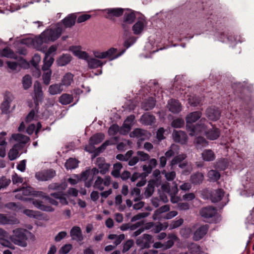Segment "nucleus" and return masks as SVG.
<instances>
[{"label":"nucleus","mask_w":254,"mask_h":254,"mask_svg":"<svg viewBox=\"0 0 254 254\" xmlns=\"http://www.w3.org/2000/svg\"><path fill=\"white\" fill-rule=\"evenodd\" d=\"M63 30V24L61 23H58L55 26L45 30L39 37H35V39L24 40L23 43L29 46L33 45L35 48L39 50L43 43L56 40L61 36Z\"/></svg>","instance_id":"1"},{"label":"nucleus","mask_w":254,"mask_h":254,"mask_svg":"<svg viewBox=\"0 0 254 254\" xmlns=\"http://www.w3.org/2000/svg\"><path fill=\"white\" fill-rule=\"evenodd\" d=\"M205 123H207L206 119H201L197 126L192 127V131L190 133V135L193 136L199 133L204 132L208 139L212 140L217 139L220 134L219 129L216 127H212L206 131Z\"/></svg>","instance_id":"2"},{"label":"nucleus","mask_w":254,"mask_h":254,"mask_svg":"<svg viewBox=\"0 0 254 254\" xmlns=\"http://www.w3.org/2000/svg\"><path fill=\"white\" fill-rule=\"evenodd\" d=\"M13 234L9 238L11 241L15 245L25 248L27 246V240L30 237L32 240H35V236L28 231L22 229L17 228L12 231Z\"/></svg>","instance_id":"3"},{"label":"nucleus","mask_w":254,"mask_h":254,"mask_svg":"<svg viewBox=\"0 0 254 254\" xmlns=\"http://www.w3.org/2000/svg\"><path fill=\"white\" fill-rule=\"evenodd\" d=\"M152 241V237L151 235L144 234L141 237H140L136 240V245L140 247L141 249H147L150 247Z\"/></svg>","instance_id":"4"},{"label":"nucleus","mask_w":254,"mask_h":254,"mask_svg":"<svg viewBox=\"0 0 254 254\" xmlns=\"http://www.w3.org/2000/svg\"><path fill=\"white\" fill-rule=\"evenodd\" d=\"M55 175V171L49 169L37 172L35 174V178L40 181H47L52 179Z\"/></svg>","instance_id":"5"},{"label":"nucleus","mask_w":254,"mask_h":254,"mask_svg":"<svg viewBox=\"0 0 254 254\" xmlns=\"http://www.w3.org/2000/svg\"><path fill=\"white\" fill-rule=\"evenodd\" d=\"M111 178L109 176H106L104 179L98 177L94 182L93 187L95 189L102 191L104 189V186L108 187L111 184Z\"/></svg>","instance_id":"6"},{"label":"nucleus","mask_w":254,"mask_h":254,"mask_svg":"<svg viewBox=\"0 0 254 254\" xmlns=\"http://www.w3.org/2000/svg\"><path fill=\"white\" fill-rule=\"evenodd\" d=\"M34 96L33 98L35 105L37 106L43 99L42 86L39 81H36L34 84Z\"/></svg>","instance_id":"7"},{"label":"nucleus","mask_w":254,"mask_h":254,"mask_svg":"<svg viewBox=\"0 0 254 254\" xmlns=\"http://www.w3.org/2000/svg\"><path fill=\"white\" fill-rule=\"evenodd\" d=\"M200 215L206 220L212 218L217 213V209L212 206H206L202 208L200 210Z\"/></svg>","instance_id":"8"},{"label":"nucleus","mask_w":254,"mask_h":254,"mask_svg":"<svg viewBox=\"0 0 254 254\" xmlns=\"http://www.w3.org/2000/svg\"><path fill=\"white\" fill-rule=\"evenodd\" d=\"M19 223V220L14 216H7L5 214L0 213V225H15Z\"/></svg>","instance_id":"9"},{"label":"nucleus","mask_w":254,"mask_h":254,"mask_svg":"<svg viewBox=\"0 0 254 254\" xmlns=\"http://www.w3.org/2000/svg\"><path fill=\"white\" fill-rule=\"evenodd\" d=\"M15 191L18 193L15 195V197L17 199L20 200H27V198H25V196L29 195L35 194L33 193L32 188L30 187H23L19 189H17Z\"/></svg>","instance_id":"10"},{"label":"nucleus","mask_w":254,"mask_h":254,"mask_svg":"<svg viewBox=\"0 0 254 254\" xmlns=\"http://www.w3.org/2000/svg\"><path fill=\"white\" fill-rule=\"evenodd\" d=\"M124 9L122 8H111L104 9L106 13V17L113 19L114 17H119L124 13Z\"/></svg>","instance_id":"11"},{"label":"nucleus","mask_w":254,"mask_h":254,"mask_svg":"<svg viewBox=\"0 0 254 254\" xmlns=\"http://www.w3.org/2000/svg\"><path fill=\"white\" fill-rule=\"evenodd\" d=\"M201 112L196 111L190 113L186 117L187 127H189L190 128V132H191L192 127H195V126H191V124L196 122L198 119H199L201 117ZM197 125L195 126V127Z\"/></svg>","instance_id":"12"},{"label":"nucleus","mask_w":254,"mask_h":254,"mask_svg":"<svg viewBox=\"0 0 254 254\" xmlns=\"http://www.w3.org/2000/svg\"><path fill=\"white\" fill-rule=\"evenodd\" d=\"M220 111L215 107H209L206 111V116L211 121L218 120L220 118Z\"/></svg>","instance_id":"13"},{"label":"nucleus","mask_w":254,"mask_h":254,"mask_svg":"<svg viewBox=\"0 0 254 254\" xmlns=\"http://www.w3.org/2000/svg\"><path fill=\"white\" fill-rule=\"evenodd\" d=\"M13 100V96L10 93L5 95L4 101L1 105V110L3 114H7L9 113L10 103Z\"/></svg>","instance_id":"14"},{"label":"nucleus","mask_w":254,"mask_h":254,"mask_svg":"<svg viewBox=\"0 0 254 254\" xmlns=\"http://www.w3.org/2000/svg\"><path fill=\"white\" fill-rule=\"evenodd\" d=\"M172 136L175 141L182 144H185L187 141V135L183 131L174 130L173 132Z\"/></svg>","instance_id":"15"},{"label":"nucleus","mask_w":254,"mask_h":254,"mask_svg":"<svg viewBox=\"0 0 254 254\" xmlns=\"http://www.w3.org/2000/svg\"><path fill=\"white\" fill-rule=\"evenodd\" d=\"M208 229L207 225H203L198 228L193 233V240L197 241L201 239L207 233Z\"/></svg>","instance_id":"16"},{"label":"nucleus","mask_w":254,"mask_h":254,"mask_svg":"<svg viewBox=\"0 0 254 254\" xmlns=\"http://www.w3.org/2000/svg\"><path fill=\"white\" fill-rule=\"evenodd\" d=\"M70 235L73 240L80 242L83 240L81 230L78 226H74L71 228L70 231Z\"/></svg>","instance_id":"17"},{"label":"nucleus","mask_w":254,"mask_h":254,"mask_svg":"<svg viewBox=\"0 0 254 254\" xmlns=\"http://www.w3.org/2000/svg\"><path fill=\"white\" fill-rule=\"evenodd\" d=\"M10 139H12L17 141L18 143L16 144H20L21 145L22 149L24 147L25 145L29 141L30 139L29 137L27 136L20 133L12 134Z\"/></svg>","instance_id":"18"},{"label":"nucleus","mask_w":254,"mask_h":254,"mask_svg":"<svg viewBox=\"0 0 254 254\" xmlns=\"http://www.w3.org/2000/svg\"><path fill=\"white\" fill-rule=\"evenodd\" d=\"M167 106L169 111L173 113H178L182 110L181 104L177 100L173 99L169 100Z\"/></svg>","instance_id":"19"},{"label":"nucleus","mask_w":254,"mask_h":254,"mask_svg":"<svg viewBox=\"0 0 254 254\" xmlns=\"http://www.w3.org/2000/svg\"><path fill=\"white\" fill-rule=\"evenodd\" d=\"M22 149L21 145L15 144L12 148L10 149L8 153V157L10 160H15L19 156V150Z\"/></svg>","instance_id":"20"},{"label":"nucleus","mask_w":254,"mask_h":254,"mask_svg":"<svg viewBox=\"0 0 254 254\" xmlns=\"http://www.w3.org/2000/svg\"><path fill=\"white\" fill-rule=\"evenodd\" d=\"M72 57L68 54H63L57 60L56 63L58 65L60 66H65L71 61Z\"/></svg>","instance_id":"21"},{"label":"nucleus","mask_w":254,"mask_h":254,"mask_svg":"<svg viewBox=\"0 0 254 254\" xmlns=\"http://www.w3.org/2000/svg\"><path fill=\"white\" fill-rule=\"evenodd\" d=\"M224 191L222 189H216L211 191L210 199L212 202L219 201L224 195Z\"/></svg>","instance_id":"22"},{"label":"nucleus","mask_w":254,"mask_h":254,"mask_svg":"<svg viewBox=\"0 0 254 254\" xmlns=\"http://www.w3.org/2000/svg\"><path fill=\"white\" fill-rule=\"evenodd\" d=\"M33 204L38 209L47 212H53L55 209L52 206L43 204V202L39 200H33Z\"/></svg>","instance_id":"23"},{"label":"nucleus","mask_w":254,"mask_h":254,"mask_svg":"<svg viewBox=\"0 0 254 254\" xmlns=\"http://www.w3.org/2000/svg\"><path fill=\"white\" fill-rule=\"evenodd\" d=\"M145 26V21L143 19L138 20L132 26V30L135 35L142 33Z\"/></svg>","instance_id":"24"},{"label":"nucleus","mask_w":254,"mask_h":254,"mask_svg":"<svg viewBox=\"0 0 254 254\" xmlns=\"http://www.w3.org/2000/svg\"><path fill=\"white\" fill-rule=\"evenodd\" d=\"M63 88L61 83H55L51 85L48 88V92L51 95L59 94L62 92Z\"/></svg>","instance_id":"25"},{"label":"nucleus","mask_w":254,"mask_h":254,"mask_svg":"<svg viewBox=\"0 0 254 254\" xmlns=\"http://www.w3.org/2000/svg\"><path fill=\"white\" fill-rule=\"evenodd\" d=\"M50 196H52L54 198L59 199L62 205L68 204V201L65 197V194L64 193L63 191L62 192L61 191H60L51 193L50 194Z\"/></svg>","instance_id":"26"},{"label":"nucleus","mask_w":254,"mask_h":254,"mask_svg":"<svg viewBox=\"0 0 254 254\" xmlns=\"http://www.w3.org/2000/svg\"><path fill=\"white\" fill-rule=\"evenodd\" d=\"M134 120V116L133 115H130L128 116L126 120L125 121L123 128H121L120 130L121 133H124L123 132V130L124 129H127V131L128 132L130 130L131 127L133 124V121Z\"/></svg>","instance_id":"27"},{"label":"nucleus","mask_w":254,"mask_h":254,"mask_svg":"<svg viewBox=\"0 0 254 254\" xmlns=\"http://www.w3.org/2000/svg\"><path fill=\"white\" fill-rule=\"evenodd\" d=\"M76 18L74 14H69L63 20V24L65 28L71 27L74 25Z\"/></svg>","instance_id":"28"},{"label":"nucleus","mask_w":254,"mask_h":254,"mask_svg":"<svg viewBox=\"0 0 254 254\" xmlns=\"http://www.w3.org/2000/svg\"><path fill=\"white\" fill-rule=\"evenodd\" d=\"M179 153V146L176 144H173L170 147L169 149L165 153V156L167 158H170Z\"/></svg>","instance_id":"29"},{"label":"nucleus","mask_w":254,"mask_h":254,"mask_svg":"<svg viewBox=\"0 0 254 254\" xmlns=\"http://www.w3.org/2000/svg\"><path fill=\"white\" fill-rule=\"evenodd\" d=\"M135 19V15L133 11L127 9L124 12L123 21L132 24Z\"/></svg>","instance_id":"30"},{"label":"nucleus","mask_w":254,"mask_h":254,"mask_svg":"<svg viewBox=\"0 0 254 254\" xmlns=\"http://www.w3.org/2000/svg\"><path fill=\"white\" fill-rule=\"evenodd\" d=\"M203 159L205 161H212L215 158L214 152L210 149H205L201 153Z\"/></svg>","instance_id":"31"},{"label":"nucleus","mask_w":254,"mask_h":254,"mask_svg":"<svg viewBox=\"0 0 254 254\" xmlns=\"http://www.w3.org/2000/svg\"><path fill=\"white\" fill-rule=\"evenodd\" d=\"M133 136H135L140 140L145 139V137L148 136V132L145 130L140 128L135 129L132 132Z\"/></svg>","instance_id":"32"},{"label":"nucleus","mask_w":254,"mask_h":254,"mask_svg":"<svg viewBox=\"0 0 254 254\" xmlns=\"http://www.w3.org/2000/svg\"><path fill=\"white\" fill-rule=\"evenodd\" d=\"M174 186L172 188V192H170V197H171V201L173 203H178L180 200L181 198L180 197L176 195L178 192V189L177 187V184L176 183H174Z\"/></svg>","instance_id":"33"},{"label":"nucleus","mask_w":254,"mask_h":254,"mask_svg":"<svg viewBox=\"0 0 254 254\" xmlns=\"http://www.w3.org/2000/svg\"><path fill=\"white\" fill-rule=\"evenodd\" d=\"M129 196L130 197H133V200L134 202L141 200L142 199V196L140 194V190L138 188H133L131 189Z\"/></svg>","instance_id":"34"},{"label":"nucleus","mask_w":254,"mask_h":254,"mask_svg":"<svg viewBox=\"0 0 254 254\" xmlns=\"http://www.w3.org/2000/svg\"><path fill=\"white\" fill-rule=\"evenodd\" d=\"M155 118L149 114H143L141 117V121L145 125H151L155 122Z\"/></svg>","instance_id":"35"},{"label":"nucleus","mask_w":254,"mask_h":254,"mask_svg":"<svg viewBox=\"0 0 254 254\" xmlns=\"http://www.w3.org/2000/svg\"><path fill=\"white\" fill-rule=\"evenodd\" d=\"M187 158V155L185 154H181L176 155L172 159V160L170 162V166H171V169L173 168V167L177 165L178 164H180L183 160H184Z\"/></svg>","instance_id":"36"},{"label":"nucleus","mask_w":254,"mask_h":254,"mask_svg":"<svg viewBox=\"0 0 254 254\" xmlns=\"http://www.w3.org/2000/svg\"><path fill=\"white\" fill-rule=\"evenodd\" d=\"M54 61V58L48 56V55H45L44 58V64L42 67L43 71L51 70L49 68L52 65Z\"/></svg>","instance_id":"37"},{"label":"nucleus","mask_w":254,"mask_h":254,"mask_svg":"<svg viewBox=\"0 0 254 254\" xmlns=\"http://www.w3.org/2000/svg\"><path fill=\"white\" fill-rule=\"evenodd\" d=\"M156 101L152 98H149L144 101L142 104V108L144 110L148 111L152 109L155 106Z\"/></svg>","instance_id":"38"},{"label":"nucleus","mask_w":254,"mask_h":254,"mask_svg":"<svg viewBox=\"0 0 254 254\" xmlns=\"http://www.w3.org/2000/svg\"><path fill=\"white\" fill-rule=\"evenodd\" d=\"M203 179L204 177L202 174L197 172L191 175L190 181L191 183L195 185H198L202 182Z\"/></svg>","instance_id":"39"},{"label":"nucleus","mask_w":254,"mask_h":254,"mask_svg":"<svg viewBox=\"0 0 254 254\" xmlns=\"http://www.w3.org/2000/svg\"><path fill=\"white\" fill-rule=\"evenodd\" d=\"M100 171L96 168H93L91 170H86L81 174V180H87L90 175H95L99 173Z\"/></svg>","instance_id":"40"},{"label":"nucleus","mask_w":254,"mask_h":254,"mask_svg":"<svg viewBox=\"0 0 254 254\" xmlns=\"http://www.w3.org/2000/svg\"><path fill=\"white\" fill-rule=\"evenodd\" d=\"M73 75L71 73H66L63 77L61 84L65 86H70L73 82Z\"/></svg>","instance_id":"41"},{"label":"nucleus","mask_w":254,"mask_h":254,"mask_svg":"<svg viewBox=\"0 0 254 254\" xmlns=\"http://www.w3.org/2000/svg\"><path fill=\"white\" fill-rule=\"evenodd\" d=\"M117 50L116 48H110L108 51L105 52L106 57V58H111L110 60H115V59L118 58L120 56H121L125 52V50H123L120 53L117 54V55H116L114 57H112L113 56V55L117 52Z\"/></svg>","instance_id":"42"},{"label":"nucleus","mask_w":254,"mask_h":254,"mask_svg":"<svg viewBox=\"0 0 254 254\" xmlns=\"http://www.w3.org/2000/svg\"><path fill=\"white\" fill-rule=\"evenodd\" d=\"M78 161L75 158H70L66 160L65 167L67 170H71L76 168L78 165Z\"/></svg>","instance_id":"43"},{"label":"nucleus","mask_w":254,"mask_h":254,"mask_svg":"<svg viewBox=\"0 0 254 254\" xmlns=\"http://www.w3.org/2000/svg\"><path fill=\"white\" fill-rule=\"evenodd\" d=\"M66 188L65 184L52 183L48 186L49 190H57V191H63Z\"/></svg>","instance_id":"44"},{"label":"nucleus","mask_w":254,"mask_h":254,"mask_svg":"<svg viewBox=\"0 0 254 254\" xmlns=\"http://www.w3.org/2000/svg\"><path fill=\"white\" fill-rule=\"evenodd\" d=\"M36 195L41 196L44 198L46 201L52 205L58 206L59 204V202L56 199V198L54 199L53 198H51L50 196L46 195L45 193L42 191H38Z\"/></svg>","instance_id":"45"},{"label":"nucleus","mask_w":254,"mask_h":254,"mask_svg":"<svg viewBox=\"0 0 254 254\" xmlns=\"http://www.w3.org/2000/svg\"><path fill=\"white\" fill-rule=\"evenodd\" d=\"M72 100V95L68 94H63L59 98V102L63 105L69 104Z\"/></svg>","instance_id":"46"},{"label":"nucleus","mask_w":254,"mask_h":254,"mask_svg":"<svg viewBox=\"0 0 254 254\" xmlns=\"http://www.w3.org/2000/svg\"><path fill=\"white\" fill-rule=\"evenodd\" d=\"M87 62L88 63V66L90 68H96L101 66L103 64V63L101 61L94 58H89Z\"/></svg>","instance_id":"47"},{"label":"nucleus","mask_w":254,"mask_h":254,"mask_svg":"<svg viewBox=\"0 0 254 254\" xmlns=\"http://www.w3.org/2000/svg\"><path fill=\"white\" fill-rule=\"evenodd\" d=\"M104 138L103 133H97L91 137L89 142L90 144L94 145L100 143Z\"/></svg>","instance_id":"48"},{"label":"nucleus","mask_w":254,"mask_h":254,"mask_svg":"<svg viewBox=\"0 0 254 254\" xmlns=\"http://www.w3.org/2000/svg\"><path fill=\"white\" fill-rule=\"evenodd\" d=\"M0 56L8 58L16 59L15 55L13 52L9 48H5L0 50Z\"/></svg>","instance_id":"49"},{"label":"nucleus","mask_w":254,"mask_h":254,"mask_svg":"<svg viewBox=\"0 0 254 254\" xmlns=\"http://www.w3.org/2000/svg\"><path fill=\"white\" fill-rule=\"evenodd\" d=\"M73 52L74 54L78 58L81 59H83L87 61L89 57L86 52L80 51L78 49L77 47H74Z\"/></svg>","instance_id":"50"},{"label":"nucleus","mask_w":254,"mask_h":254,"mask_svg":"<svg viewBox=\"0 0 254 254\" xmlns=\"http://www.w3.org/2000/svg\"><path fill=\"white\" fill-rule=\"evenodd\" d=\"M194 143L197 149H201L202 147L208 145V142L206 139L201 136H198L195 139Z\"/></svg>","instance_id":"51"},{"label":"nucleus","mask_w":254,"mask_h":254,"mask_svg":"<svg viewBox=\"0 0 254 254\" xmlns=\"http://www.w3.org/2000/svg\"><path fill=\"white\" fill-rule=\"evenodd\" d=\"M170 210V206L168 205H165L157 209L153 214L152 216L153 220H155L157 218V216L161 213H164L167 212Z\"/></svg>","instance_id":"52"},{"label":"nucleus","mask_w":254,"mask_h":254,"mask_svg":"<svg viewBox=\"0 0 254 254\" xmlns=\"http://www.w3.org/2000/svg\"><path fill=\"white\" fill-rule=\"evenodd\" d=\"M41 61V57L39 55L36 54L33 56L31 63L36 68L37 73V77L40 76L41 74L40 70L37 68L39 62Z\"/></svg>","instance_id":"53"},{"label":"nucleus","mask_w":254,"mask_h":254,"mask_svg":"<svg viewBox=\"0 0 254 254\" xmlns=\"http://www.w3.org/2000/svg\"><path fill=\"white\" fill-rule=\"evenodd\" d=\"M207 176L210 181L215 182L220 179V175L217 171L211 170L208 172Z\"/></svg>","instance_id":"54"},{"label":"nucleus","mask_w":254,"mask_h":254,"mask_svg":"<svg viewBox=\"0 0 254 254\" xmlns=\"http://www.w3.org/2000/svg\"><path fill=\"white\" fill-rule=\"evenodd\" d=\"M22 84L24 89L30 88L32 84V79L30 75H26L22 78Z\"/></svg>","instance_id":"55"},{"label":"nucleus","mask_w":254,"mask_h":254,"mask_svg":"<svg viewBox=\"0 0 254 254\" xmlns=\"http://www.w3.org/2000/svg\"><path fill=\"white\" fill-rule=\"evenodd\" d=\"M228 166L227 161L223 159L219 160L218 161L216 162L215 167L217 169H219L220 170H224Z\"/></svg>","instance_id":"56"},{"label":"nucleus","mask_w":254,"mask_h":254,"mask_svg":"<svg viewBox=\"0 0 254 254\" xmlns=\"http://www.w3.org/2000/svg\"><path fill=\"white\" fill-rule=\"evenodd\" d=\"M6 237H0V244L5 247L9 248L14 250L15 247L9 241Z\"/></svg>","instance_id":"57"},{"label":"nucleus","mask_w":254,"mask_h":254,"mask_svg":"<svg viewBox=\"0 0 254 254\" xmlns=\"http://www.w3.org/2000/svg\"><path fill=\"white\" fill-rule=\"evenodd\" d=\"M44 71V73L42 76L43 83L45 85H48L50 84L51 79L52 71L46 70Z\"/></svg>","instance_id":"58"},{"label":"nucleus","mask_w":254,"mask_h":254,"mask_svg":"<svg viewBox=\"0 0 254 254\" xmlns=\"http://www.w3.org/2000/svg\"><path fill=\"white\" fill-rule=\"evenodd\" d=\"M162 174L164 175L165 178L168 181H173L176 177V173L175 171L167 172L164 170L161 172Z\"/></svg>","instance_id":"59"},{"label":"nucleus","mask_w":254,"mask_h":254,"mask_svg":"<svg viewBox=\"0 0 254 254\" xmlns=\"http://www.w3.org/2000/svg\"><path fill=\"white\" fill-rule=\"evenodd\" d=\"M190 253L192 254H199L200 248L196 244L192 243L189 246Z\"/></svg>","instance_id":"60"},{"label":"nucleus","mask_w":254,"mask_h":254,"mask_svg":"<svg viewBox=\"0 0 254 254\" xmlns=\"http://www.w3.org/2000/svg\"><path fill=\"white\" fill-rule=\"evenodd\" d=\"M167 228V225L163 226V225L161 223H159L156 225L154 224V225L151 231L154 232V233H158L160 232L161 230L166 229Z\"/></svg>","instance_id":"61"},{"label":"nucleus","mask_w":254,"mask_h":254,"mask_svg":"<svg viewBox=\"0 0 254 254\" xmlns=\"http://www.w3.org/2000/svg\"><path fill=\"white\" fill-rule=\"evenodd\" d=\"M184 222L182 218H180L177 220L173 221L170 225V229H174L181 226Z\"/></svg>","instance_id":"62"},{"label":"nucleus","mask_w":254,"mask_h":254,"mask_svg":"<svg viewBox=\"0 0 254 254\" xmlns=\"http://www.w3.org/2000/svg\"><path fill=\"white\" fill-rule=\"evenodd\" d=\"M137 157H138L139 160L140 159L141 161H145L148 160L150 159V156L146 153L141 151H138L136 152Z\"/></svg>","instance_id":"63"},{"label":"nucleus","mask_w":254,"mask_h":254,"mask_svg":"<svg viewBox=\"0 0 254 254\" xmlns=\"http://www.w3.org/2000/svg\"><path fill=\"white\" fill-rule=\"evenodd\" d=\"M5 207L14 211H18L21 208V205L19 203L15 202L8 203L5 205Z\"/></svg>","instance_id":"64"}]
</instances>
